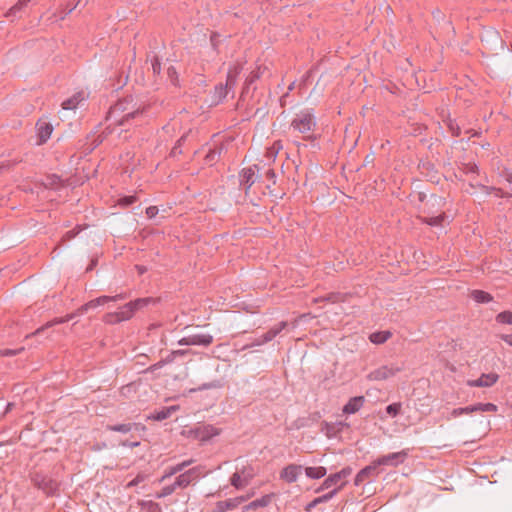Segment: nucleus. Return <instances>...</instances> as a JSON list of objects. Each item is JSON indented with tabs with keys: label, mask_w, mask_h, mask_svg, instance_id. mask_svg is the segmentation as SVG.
Returning <instances> with one entry per match:
<instances>
[{
	"label": "nucleus",
	"mask_w": 512,
	"mask_h": 512,
	"mask_svg": "<svg viewBox=\"0 0 512 512\" xmlns=\"http://www.w3.org/2000/svg\"><path fill=\"white\" fill-rule=\"evenodd\" d=\"M145 106L128 96L117 101L109 110L107 120L112 125L126 126L132 120L142 118Z\"/></svg>",
	"instance_id": "1"
},
{
	"label": "nucleus",
	"mask_w": 512,
	"mask_h": 512,
	"mask_svg": "<svg viewBox=\"0 0 512 512\" xmlns=\"http://www.w3.org/2000/svg\"><path fill=\"white\" fill-rule=\"evenodd\" d=\"M128 298V294L127 293H119V294H116L114 296H100L96 299H93L89 302H87L86 304H84L78 311L77 313H72V314H68L64 317H58V318H55L49 322H47L45 325H43L42 327L38 328L37 330H35V332L32 333V335H38L40 334L42 331H44L46 328H49V327H52L56 324H63V323H66L70 320H72L76 315H79V314H84L85 312H87L89 309H94L98 306H102L106 303H109V302H118V301H123L125 299Z\"/></svg>",
	"instance_id": "2"
},
{
	"label": "nucleus",
	"mask_w": 512,
	"mask_h": 512,
	"mask_svg": "<svg viewBox=\"0 0 512 512\" xmlns=\"http://www.w3.org/2000/svg\"><path fill=\"white\" fill-rule=\"evenodd\" d=\"M315 126L316 120L311 109H304L300 111L291 121V127L303 134L313 131Z\"/></svg>",
	"instance_id": "3"
},
{
	"label": "nucleus",
	"mask_w": 512,
	"mask_h": 512,
	"mask_svg": "<svg viewBox=\"0 0 512 512\" xmlns=\"http://www.w3.org/2000/svg\"><path fill=\"white\" fill-rule=\"evenodd\" d=\"M288 323L286 321H281L277 325L271 327L265 334L260 337L254 338L250 343L246 344L243 347V350L264 345L270 341H272L276 336H278L286 327Z\"/></svg>",
	"instance_id": "4"
},
{
	"label": "nucleus",
	"mask_w": 512,
	"mask_h": 512,
	"mask_svg": "<svg viewBox=\"0 0 512 512\" xmlns=\"http://www.w3.org/2000/svg\"><path fill=\"white\" fill-rule=\"evenodd\" d=\"M33 484L46 495L54 496L59 489V483L55 479L40 473H36L32 477Z\"/></svg>",
	"instance_id": "5"
},
{
	"label": "nucleus",
	"mask_w": 512,
	"mask_h": 512,
	"mask_svg": "<svg viewBox=\"0 0 512 512\" xmlns=\"http://www.w3.org/2000/svg\"><path fill=\"white\" fill-rule=\"evenodd\" d=\"M134 311L129 303L121 306L118 311L109 312L104 315L103 321L107 324L114 325L123 321L130 320L134 316Z\"/></svg>",
	"instance_id": "6"
},
{
	"label": "nucleus",
	"mask_w": 512,
	"mask_h": 512,
	"mask_svg": "<svg viewBox=\"0 0 512 512\" xmlns=\"http://www.w3.org/2000/svg\"><path fill=\"white\" fill-rule=\"evenodd\" d=\"M352 468L347 466L341 469L339 472L329 475L322 483L319 490L329 489L332 486L339 484L337 489L339 490L345 483L346 479L352 474Z\"/></svg>",
	"instance_id": "7"
},
{
	"label": "nucleus",
	"mask_w": 512,
	"mask_h": 512,
	"mask_svg": "<svg viewBox=\"0 0 512 512\" xmlns=\"http://www.w3.org/2000/svg\"><path fill=\"white\" fill-rule=\"evenodd\" d=\"M402 371V367L397 365H384L367 375V379L370 381H383L394 377L397 373Z\"/></svg>",
	"instance_id": "8"
},
{
	"label": "nucleus",
	"mask_w": 512,
	"mask_h": 512,
	"mask_svg": "<svg viewBox=\"0 0 512 512\" xmlns=\"http://www.w3.org/2000/svg\"><path fill=\"white\" fill-rule=\"evenodd\" d=\"M190 434L197 440L205 442L220 434V430L211 424H201L190 430Z\"/></svg>",
	"instance_id": "9"
},
{
	"label": "nucleus",
	"mask_w": 512,
	"mask_h": 512,
	"mask_svg": "<svg viewBox=\"0 0 512 512\" xmlns=\"http://www.w3.org/2000/svg\"><path fill=\"white\" fill-rule=\"evenodd\" d=\"M213 339L211 334H192L178 340V345L208 347L213 343Z\"/></svg>",
	"instance_id": "10"
},
{
	"label": "nucleus",
	"mask_w": 512,
	"mask_h": 512,
	"mask_svg": "<svg viewBox=\"0 0 512 512\" xmlns=\"http://www.w3.org/2000/svg\"><path fill=\"white\" fill-rule=\"evenodd\" d=\"M203 475V468L201 466H195L180 473L176 478L180 483V487L185 489L192 483L198 481Z\"/></svg>",
	"instance_id": "11"
},
{
	"label": "nucleus",
	"mask_w": 512,
	"mask_h": 512,
	"mask_svg": "<svg viewBox=\"0 0 512 512\" xmlns=\"http://www.w3.org/2000/svg\"><path fill=\"white\" fill-rule=\"evenodd\" d=\"M407 455L408 454L405 451L394 452V453H390V454H387V455L377 458L375 460V462L378 465V467H380V466L396 467L405 461Z\"/></svg>",
	"instance_id": "12"
},
{
	"label": "nucleus",
	"mask_w": 512,
	"mask_h": 512,
	"mask_svg": "<svg viewBox=\"0 0 512 512\" xmlns=\"http://www.w3.org/2000/svg\"><path fill=\"white\" fill-rule=\"evenodd\" d=\"M379 474H380L379 467L374 460L370 465L364 467L357 473V475L354 479V484L356 486H359L366 480H371V479L376 478Z\"/></svg>",
	"instance_id": "13"
},
{
	"label": "nucleus",
	"mask_w": 512,
	"mask_h": 512,
	"mask_svg": "<svg viewBox=\"0 0 512 512\" xmlns=\"http://www.w3.org/2000/svg\"><path fill=\"white\" fill-rule=\"evenodd\" d=\"M303 467L297 464H289L280 471V479L286 483H294L302 474Z\"/></svg>",
	"instance_id": "14"
},
{
	"label": "nucleus",
	"mask_w": 512,
	"mask_h": 512,
	"mask_svg": "<svg viewBox=\"0 0 512 512\" xmlns=\"http://www.w3.org/2000/svg\"><path fill=\"white\" fill-rule=\"evenodd\" d=\"M498 379L499 375L497 373H483L478 379L468 380L467 385L470 387H491Z\"/></svg>",
	"instance_id": "15"
},
{
	"label": "nucleus",
	"mask_w": 512,
	"mask_h": 512,
	"mask_svg": "<svg viewBox=\"0 0 512 512\" xmlns=\"http://www.w3.org/2000/svg\"><path fill=\"white\" fill-rule=\"evenodd\" d=\"M344 426H347V424L343 422L330 423L323 421L321 423V432L329 439L335 438Z\"/></svg>",
	"instance_id": "16"
},
{
	"label": "nucleus",
	"mask_w": 512,
	"mask_h": 512,
	"mask_svg": "<svg viewBox=\"0 0 512 512\" xmlns=\"http://www.w3.org/2000/svg\"><path fill=\"white\" fill-rule=\"evenodd\" d=\"M247 497L240 496L235 498H230L227 500L219 501L216 503V511L217 512H227L229 510H233L237 508L242 502L246 501Z\"/></svg>",
	"instance_id": "17"
},
{
	"label": "nucleus",
	"mask_w": 512,
	"mask_h": 512,
	"mask_svg": "<svg viewBox=\"0 0 512 512\" xmlns=\"http://www.w3.org/2000/svg\"><path fill=\"white\" fill-rule=\"evenodd\" d=\"M364 396H355L349 399V401L343 406L342 412L347 415L355 414L358 412L365 403Z\"/></svg>",
	"instance_id": "18"
},
{
	"label": "nucleus",
	"mask_w": 512,
	"mask_h": 512,
	"mask_svg": "<svg viewBox=\"0 0 512 512\" xmlns=\"http://www.w3.org/2000/svg\"><path fill=\"white\" fill-rule=\"evenodd\" d=\"M240 185L244 186L245 191L247 192L251 186L255 183L256 175L255 169L253 167L244 168L240 174Z\"/></svg>",
	"instance_id": "19"
},
{
	"label": "nucleus",
	"mask_w": 512,
	"mask_h": 512,
	"mask_svg": "<svg viewBox=\"0 0 512 512\" xmlns=\"http://www.w3.org/2000/svg\"><path fill=\"white\" fill-rule=\"evenodd\" d=\"M36 129L40 144L46 142L50 138L53 131V127L50 123L41 120L37 122Z\"/></svg>",
	"instance_id": "20"
},
{
	"label": "nucleus",
	"mask_w": 512,
	"mask_h": 512,
	"mask_svg": "<svg viewBox=\"0 0 512 512\" xmlns=\"http://www.w3.org/2000/svg\"><path fill=\"white\" fill-rule=\"evenodd\" d=\"M86 99V94L83 91L75 93L70 98L66 99L62 103V108L64 110H74L77 106Z\"/></svg>",
	"instance_id": "21"
},
{
	"label": "nucleus",
	"mask_w": 512,
	"mask_h": 512,
	"mask_svg": "<svg viewBox=\"0 0 512 512\" xmlns=\"http://www.w3.org/2000/svg\"><path fill=\"white\" fill-rule=\"evenodd\" d=\"M139 427H140V424H138V423H123V424L107 425L106 430L126 434V433L131 432L133 429H138Z\"/></svg>",
	"instance_id": "22"
},
{
	"label": "nucleus",
	"mask_w": 512,
	"mask_h": 512,
	"mask_svg": "<svg viewBox=\"0 0 512 512\" xmlns=\"http://www.w3.org/2000/svg\"><path fill=\"white\" fill-rule=\"evenodd\" d=\"M486 195H490L491 193H494L496 197L499 198H510L512 196L511 192L504 191L501 188H496L492 186H486L483 184L477 185Z\"/></svg>",
	"instance_id": "23"
},
{
	"label": "nucleus",
	"mask_w": 512,
	"mask_h": 512,
	"mask_svg": "<svg viewBox=\"0 0 512 512\" xmlns=\"http://www.w3.org/2000/svg\"><path fill=\"white\" fill-rule=\"evenodd\" d=\"M337 493H338V489L335 488L332 491H330V492H328V493H326V494H324L322 496H319V497L315 498L314 500H312L310 503L307 504L306 511H311L318 504L324 503V502H327V501L331 500Z\"/></svg>",
	"instance_id": "24"
},
{
	"label": "nucleus",
	"mask_w": 512,
	"mask_h": 512,
	"mask_svg": "<svg viewBox=\"0 0 512 512\" xmlns=\"http://www.w3.org/2000/svg\"><path fill=\"white\" fill-rule=\"evenodd\" d=\"M229 92L231 91L224 84L220 83L216 85L213 92V103L218 104L222 102Z\"/></svg>",
	"instance_id": "25"
},
{
	"label": "nucleus",
	"mask_w": 512,
	"mask_h": 512,
	"mask_svg": "<svg viewBox=\"0 0 512 512\" xmlns=\"http://www.w3.org/2000/svg\"><path fill=\"white\" fill-rule=\"evenodd\" d=\"M326 473L327 470L323 466L305 468V474L310 479H321L326 475Z\"/></svg>",
	"instance_id": "26"
},
{
	"label": "nucleus",
	"mask_w": 512,
	"mask_h": 512,
	"mask_svg": "<svg viewBox=\"0 0 512 512\" xmlns=\"http://www.w3.org/2000/svg\"><path fill=\"white\" fill-rule=\"evenodd\" d=\"M282 149V142L280 140H277L270 147L267 148L265 157L267 158L268 161H274Z\"/></svg>",
	"instance_id": "27"
},
{
	"label": "nucleus",
	"mask_w": 512,
	"mask_h": 512,
	"mask_svg": "<svg viewBox=\"0 0 512 512\" xmlns=\"http://www.w3.org/2000/svg\"><path fill=\"white\" fill-rule=\"evenodd\" d=\"M155 300L152 297H144V298H138L134 301L128 302L130 306H132V310L134 313L137 311L147 307L149 304L154 303Z\"/></svg>",
	"instance_id": "28"
},
{
	"label": "nucleus",
	"mask_w": 512,
	"mask_h": 512,
	"mask_svg": "<svg viewBox=\"0 0 512 512\" xmlns=\"http://www.w3.org/2000/svg\"><path fill=\"white\" fill-rule=\"evenodd\" d=\"M392 336V333L388 330L386 331H378L370 334L369 340L373 344H383L385 343L390 337Z\"/></svg>",
	"instance_id": "29"
},
{
	"label": "nucleus",
	"mask_w": 512,
	"mask_h": 512,
	"mask_svg": "<svg viewBox=\"0 0 512 512\" xmlns=\"http://www.w3.org/2000/svg\"><path fill=\"white\" fill-rule=\"evenodd\" d=\"M177 489H182V487H180L179 481L177 480V478H175L173 483L162 487L160 492L157 494V498L167 497L173 494Z\"/></svg>",
	"instance_id": "30"
},
{
	"label": "nucleus",
	"mask_w": 512,
	"mask_h": 512,
	"mask_svg": "<svg viewBox=\"0 0 512 512\" xmlns=\"http://www.w3.org/2000/svg\"><path fill=\"white\" fill-rule=\"evenodd\" d=\"M177 489H182V487H180L179 481L177 480V478H175L173 483L162 487L160 492L157 494V498L167 497L173 494Z\"/></svg>",
	"instance_id": "31"
},
{
	"label": "nucleus",
	"mask_w": 512,
	"mask_h": 512,
	"mask_svg": "<svg viewBox=\"0 0 512 512\" xmlns=\"http://www.w3.org/2000/svg\"><path fill=\"white\" fill-rule=\"evenodd\" d=\"M176 409L177 408L175 406L164 407V408L160 409L159 411H155V413L150 418L153 420H156V421L165 420V419L169 418L172 415V413L174 411H176Z\"/></svg>",
	"instance_id": "32"
},
{
	"label": "nucleus",
	"mask_w": 512,
	"mask_h": 512,
	"mask_svg": "<svg viewBox=\"0 0 512 512\" xmlns=\"http://www.w3.org/2000/svg\"><path fill=\"white\" fill-rule=\"evenodd\" d=\"M471 297L477 303H488L493 300L492 295L483 290H473L471 292Z\"/></svg>",
	"instance_id": "33"
},
{
	"label": "nucleus",
	"mask_w": 512,
	"mask_h": 512,
	"mask_svg": "<svg viewBox=\"0 0 512 512\" xmlns=\"http://www.w3.org/2000/svg\"><path fill=\"white\" fill-rule=\"evenodd\" d=\"M223 147H215L214 149H210L205 155V163L208 165H213L221 155Z\"/></svg>",
	"instance_id": "34"
},
{
	"label": "nucleus",
	"mask_w": 512,
	"mask_h": 512,
	"mask_svg": "<svg viewBox=\"0 0 512 512\" xmlns=\"http://www.w3.org/2000/svg\"><path fill=\"white\" fill-rule=\"evenodd\" d=\"M495 320L499 324L512 325V311H503L498 313Z\"/></svg>",
	"instance_id": "35"
},
{
	"label": "nucleus",
	"mask_w": 512,
	"mask_h": 512,
	"mask_svg": "<svg viewBox=\"0 0 512 512\" xmlns=\"http://www.w3.org/2000/svg\"><path fill=\"white\" fill-rule=\"evenodd\" d=\"M446 217V214L442 213L438 216L426 217L424 218V222L430 226H441Z\"/></svg>",
	"instance_id": "36"
},
{
	"label": "nucleus",
	"mask_w": 512,
	"mask_h": 512,
	"mask_svg": "<svg viewBox=\"0 0 512 512\" xmlns=\"http://www.w3.org/2000/svg\"><path fill=\"white\" fill-rule=\"evenodd\" d=\"M181 472L182 469L179 463L173 466H169L165 469L164 475L161 477L160 481H165L166 479L172 477L173 475H176Z\"/></svg>",
	"instance_id": "37"
},
{
	"label": "nucleus",
	"mask_w": 512,
	"mask_h": 512,
	"mask_svg": "<svg viewBox=\"0 0 512 512\" xmlns=\"http://www.w3.org/2000/svg\"><path fill=\"white\" fill-rule=\"evenodd\" d=\"M243 478L244 484L248 485L249 482L253 479L255 473L251 466L243 467L240 471H238Z\"/></svg>",
	"instance_id": "38"
},
{
	"label": "nucleus",
	"mask_w": 512,
	"mask_h": 512,
	"mask_svg": "<svg viewBox=\"0 0 512 512\" xmlns=\"http://www.w3.org/2000/svg\"><path fill=\"white\" fill-rule=\"evenodd\" d=\"M32 1L33 0H18V2L9 9V11L6 14V16L15 15L17 12L22 10L24 7H26Z\"/></svg>",
	"instance_id": "39"
},
{
	"label": "nucleus",
	"mask_w": 512,
	"mask_h": 512,
	"mask_svg": "<svg viewBox=\"0 0 512 512\" xmlns=\"http://www.w3.org/2000/svg\"><path fill=\"white\" fill-rule=\"evenodd\" d=\"M476 406V412H496L497 406L493 403H477Z\"/></svg>",
	"instance_id": "40"
},
{
	"label": "nucleus",
	"mask_w": 512,
	"mask_h": 512,
	"mask_svg": "<svg viewBox=\"0 0 512 512\" xmlns=\"http://www.w3.org/2000/svg\"><path fill=\"white\" fill-rule=\"evenodd\" d=\"M231 485L235 487L236 489H241L247 486L244 484L243 478L241 477V474L239 472L233 473L230 479Z\"/></svg>",
	"instance_id": "41"
},
{
	"label": "nucleus",
	"mask_w": 512,
	"mask_h": 512,
	"mask_svg": "<svg viewBox=\"0 0 512 512\" xmlns=\"http://www.w3.org/2000/svg\"><path fill=\"white\" fill-rule=\"evenodd\" d=\"M242 70H243V63L237 61L229 67L227 73L238 77L240 75V73L242 72Z\"/></svg>",
	"instance_id": "42"
},
{
	"label": "nucleus",
	"mask_w": 512,
	"mask_h": 512,
	"mask_svg": "<svg viewBox=\"0 0 512 512\" xmlns=\"http://www.w3.org/2000/svg\"><path fill=\"white\" fill-rule=\"evenodd\" d=\"M401 410V403H392L386 407V412L392 417H396Z\"/></svg>",
	"instance_id": "43"
},
{
	"label": "nucleus",
	"mask_w": 512,
	"mask_h": 512,
	"mask_svg": "<svg viewBox=\"0 0 512 512\" xmlns=\"http://www.w3.org/2000/svg\"><path fill=\"white\" fill-rule=\"evenodd\" d=\"M137 201L136 196H124L118 200V204L122 207H128Z\"/></svg>",
	"instance_id": "44"
},
{
	"label": "nucleus",
	"mask_w": 512,
	"mask_h": 512,
	"mask_svg": "<svg viewBox=\"0 0 512 512\" xmlns=\"http://www.w3.org/2000/svg\"><path fill=\"white\" fill-rule=\"evenodd\" d=\"M24 350V347H20L18 349H0V356L2 357H12Z\"/></svg>",
	"instance_id": "45"
},
{
	"label": "nucleus",
	"mask_w": 512,
	"mask_h": 512,
	"mask_svg": "<svg viewBox=\"0 0 512 512\" xmlns=\"http://www.w3.org/2000/svg\"><path fill=\"white\" fill-rule=\"evenodd\" d=\"M188 136V133L187 134H184L180 137V139L177 141L176 145L172 148L171 150V155L172 156H176L177 154H181L182 151H181V145L182 143L185 141V139L187 138Z\"/></svg>",
	"instance_id": "46"
},
{
	"label": "nucleus",
	"mask_w": 512,
	"mask_h": 512,
	"mask_svg": "<svg viewBox=\"0 0 512 512\" xmlns=\"http://www.w3.org/2000/svg\"><path fill=\"white\" fill-rule=\"evenodd\" d=\"M237 79L238 77L236 76H233L231 74H228L227 73V76H226V82H225V86L231 91L233 92L236 84H237Z\"/></svg>",
	"instance_id": "47"
},
{
	"label": "nucleus",
	"mask_w": 512,
	"mask_h": 512,
	"mask_svg": "<svg viewBox=\"0 0 512 512\" xmlns=\"http://www.w3.org/2000/svg\"><path fill=\"white\" fill-rule=\"evenodd\" d=\"M167 75L173 85L178 84V75H177L176 69L173 66L168 67Z\"/></svg>",
	"instance_id": "48"
},
{
	"label": "nucleus",
	"mask_w": 512,
	"mask_h": 512,
	"mask_svg": "<svg viewBox=\"0 0 512 512\" xmlns=\"http://www.w3.org/2000/svg\"><path fill=\"white\" fill-rule=\"evenodd\" d=\"M500 178L511 186V190L509 192L512 193V172L505 169L500 173Z\"/></svg>",
	"instance_id": "49"
},
{
	"label": "nucleus",
	"mask_w": 512,
	"mask_h": 512,
	"mask_svg": "<svg viewBox=\"0 0 512 512\" xmlns=\"http://www.w3.org/2000/svg\"><path fill=\"white\" fill-rule=\"evenodd\" d=\"M151 66L154 74H160L161 62L157 56H154L151 60Z\"/></svg>",
	"instance_id": "50"
},
{
	"label": "nucleus",
	"mask_w": 512,
	"mask_h": 512,
	"mask_svg": "<svg viewBox=\"0 0 512 512\" xmlns=\"http://www.w3.org/2000/svg\"><path fill=\"white\" fill-rule=\"evenodd\" d=\"M266 504H267V501L264 498L257 499V500L252 501L250 504H248L244 510L247 511L250 508L265 506Z\"/></svg>",
	"instance_id": "51"
},
{
	"label": "nucleus",
	"mask_w": 512,
	"mask_h": 512,
	"mask_svg": "<svg viewBox=\"0 0 512 512\" xmlns=\"http://www.w3.org/2000/svg\"><path fill=\"white\" fill-rule=\"evenodd\" d=\"M476 406L475 404L474 405H470V406H466L464 408H459L457 410L454 411V413H458V414H470V413H473V412H476Z\"/></svg>",
	"instance_id": "52"
},
{
	"label": "nucleus",
	"mask_w": 512,
	"mask_h": 512,
	"mask_svg": "<svg viewBox=\"0 0 512 512\" xmlns=\"http://www.w3.org/2000/svg\"><path fill=\"white\" fill-rule=\"evenodd\" d=\"M260 77L259 68L256 71H252L250 75L246 78V84H252L255 80Z\"/></svg>",
	"instance_id": "53"
},
{
	"label": "nucleus",
	"mask_w": 512,
	"mask_h": 512,
	"mask_svg": "<svg viewBox=\"0 0 512 512\" xmlns=\"http://www.w3.org/2000/svg\"><path fill=\"white\" fill-rule=\"evenodd\" d=\"M159 210L156 206H149L146 208V215L148 218H154L158 214Z\"/></svg>",
	"instance_id": "54"
},
{
	"label": "nucleus",
	"mask_w": 512,
	"mask_h": 512,
	"mask_svg": "<svg viewBox=\"0 0 512 512\" xmlns=\"http://www.w3.org/2000/svg\"><path fill=\"white\" fill-rule=\"evenodd\" d=\"M220 385L218 382H210V383H204L199 390H208L212 388H218Z\"/></svg>",
	"instance_id": "55"
},
{
	"label": "nucleus",
	"mask_w": 512,
	"mask_h": 512,
	"mask_svg": "<svg viewBox=\"0 0 512 512\" xmlns=\"http://www.w3.org/2000/svg\"><path fill=\"white\" fill-rule=\"evenodd\" d=\"M498 337L512 347V334H500Z\"/></svg>",
	"instance_id": "56"
},
{
	"label": "nucleus",
	"mask_w": 512,
	"mask_h": 512,
	"mask_svg": "<svg viewBox=\"0 0 512 512\" xmlns=\"http://www.w3.org/2000/svg\"><path fill=\"white\" fill-rule=\"evenodd\" d=\"M164 366H165V364H164L163 360L161 359V360H160V361H158L157 363H155V364L151 365V366L149 367V370H150L151 372H154V371H156V370H158V369H160V368H162V367H164Z\"/></svg>",
	"instance_id": "57"
},
{
	"label": "nucleus",
	"mask_w": 512,
	"mask_h": 512,
	"mask_svg": "<svg viewBox=\"0 0 512 512\" xmlns=\"http://www.w3.org/2000/svg\"><path fill=\"white\" fill-rule=\"evenodd\" d=\"M122 446L124 447H129V448H135V447H138L140 445V442L139 441H124L121 443Z\"/></svg>",
	"instance_id": "58"
},
{
	"label": "nucleus",
	"mask_w": 512,
	"mask_h": 512,
	"mask_svg": "<svg viewBox=\"0 0 512 512\" xmlns=\"http://www.w3.org/2000/svg\"><path fill=\"white\" fill-rule=\"evenodd\" d=\"M478 172V166L475 164H469L466 167V173H477Z\"/></svg>",
	"instance_id": "59"
},
{
	"label": "nucleus",
	"mask_w": 512,
	"mask_h": 512,
	"mask_svg": "<svg viewBox=\"0 0 512 512\" xmlns=\"http://www.w3.org/2000/svg\"><path fill=\"white\" fill-rule=\"evenodd\" d=\"M176 356L174 355L173 352H171L167 357H165L163 360L164 364H169V363H172L174 360H175Z\"/></svg>",
	"instance_id": "60"
},
{
	"label": "nucleus",
	"mask_w": 512,
	"mask_h": 512,
	"mask_svg": "<svg viewBox=\"0 0 512 512\" xmlns=\"http://www.w3.org/2000/svg\"><path fill=\"white\" fill-rule=\"evenodd\" d=\"M193 462H194V460H193V459H189V460H185V461L180 462L179 464H180V466H181L182 471H184V470H185V468H187L188 466H190Z\"/></svg>",
	"instance_id": "61"
},
{
	"label": "nucleus",
	"mask_w": 512,
	"mask_h": 512,
	"mask_svg": "<svg viewBox=\"0 0 512 512\" xmlns=\"http://www.w3.org/2000/svg\"><path fill=\"white\" fill-rule=\"evenodd\" d=\"M174 353V355L177 357V356H184L188 353L187 350H174L172 351Z\"/></svg>",
	"instance_id": "62"
},
{
	"label": "nucleus",
	"mask_w": 512,
	"mask_h": 512,
	"mask_svg": "<svg viewBox=\"0 0 512 512\" xmlns=\"http://www.w3.org/2000/svg\"><path fill=\"white\" fill-rule=\"evenodd\" d=\"M136 269L138 270L139 274H143L147 271L145 266L137 265Z\"/></svg>",
	"instance_id": "63"
},
{
	"label": "nucleus",
	"mask_w": 512,
	"mask_h": 512,
	"mask_svg": "<svg viewBox=\"0 0 512 512\" xmlns=\"http://www.w3.org/2000/svg\"><path fill=\"white\" fill-rule=\"evenodd\" d=\"M267 176H268V177H270V178H274V177H275V173H274V171H273V170H269V171L267 172Z\"/></svg>",
	"instance_id": "64"
}]
</instances>
